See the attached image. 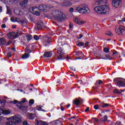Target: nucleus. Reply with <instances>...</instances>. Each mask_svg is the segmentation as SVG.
Masks as SVG:
<instances>
[{
    "instance_id": "obj_1",
    "label": "nucleus",
    "mask_w": 125,
    "mask_h": 125,
    "mask_svg": "<svg viewBox=\"0 0 125 125\" xmlns=\"http://www.w3.org/2000/svg\"><path fill=\"white\" fill-rule=\"evenodd\" d=\"M94 10L99 14H108L110 12V8L107 5L96 6Z\"/></svg>"
},
{
    "instance_id": "obj_2",
    "label": "nucleus",
    "mask_w": 125,
    "mask_h": 125,
    "mask_svg": "<svg viewBox=\"0 0 125 125\" xmlns=\"http://www.w3.org/2000/svg\"><path fill=\"white\" fill-rule=\"evenodd\" d=\"M76 10H77L79 13L81 14H84L85 13H89L90 10L88 8L87 5L86 4H83L79 6L76 8Z\"/></svg>"
},
{
    "instance_id": "obj_3",
    "label": "nucleus",
    "mask_w": 125,
    "mask_h": 125,
    "mask_svg": "<svg viewBox=\"0 0 125 125\" xmlns=\"http://www.w3.org/2000/svg\"><path fill=\"white\" fill-rule=\"evenodd\" d=\"M53 18L58 21H62L65 19V15L60 11H55L53 13Z\"/></svg>"
},
{
    "instance_id": "obj_4",
    "label": "nucleus",
    "mask_w": 125,
    "mask_h": 125,
    "mask_svg": "<svg viewBox=\"0 0 125 125\" xmlns=\"http://www.w3.org/2000/svg\"><path fill=\"white\" fill-rule=\"evenodd\" d=\"M12 120L16 124H21L23 122V117L20 115H15L12 117Z\"/></svg>"
},
{
    "instance_id": "obj_5",
    "label": "nucleus",
    "mask_w": 125,
    "mask_h": 125,
    "mask_svg": "<svg viewBox=\"0 0 125 125\" xmlns=\"http://www.w3.org/2000/svg\"><path fill=\"white\" fill-rule=\"evenodd\" d=\"M113 82L119 87H125V79L122 81L118 79H114Z\"/></svg>"
},
{
    "instance_id": "obj_6",
    "label": "nucleus",
    "mask_w": 125,
    "mask_h": 125,
    "mask_svg": "<svg viewBox=\"0 0 125 125\" xmlns=\"http://www.w3.org/2000/svg\"><path fill=\"white\" fill-rule=\"evenodd\" d=\"M122 5V0H112V6L115 8H120Z\"/></svg>"
},
{
    "instance_id": "obj_7",
    "label": "nucleus",
    "mask_w": 125,
    "mask_h": 125,
    "mask_svg": "<svg viewBox=\"0 0 125 125\" xmlns=\"http://www.w3.org/2000/svg\"><path fill=\"white\" fill-rule=\"evenodd\" d=\"M38 10H39L38 7H31L30 8V11L31 12H32V13L33 14H35V15H37V16L41 14V13L38 11Z\"/></svg>"
},
{
    "instance_id": "obj_8",
    "label": "nucleus",
    "mask_w": 125,
    "mask_h": 125,
    "mask_svg": "<svg viewBox=\"0 0 125 125\" xmlns=\"http://www.w3.org/2000/svg\"><path fill=\"white\" fill-rule=\"evenodd\" d=\"M115 33L117 34V35H125V30L121 27L120 26L118 29H115Z\"/></svg>"
},
{
    "instance_id": "obj_9",
    "label": "nucleus",
    "mask_w": 125,
    "mask_h": 125,
    "mask_svg": "<svg viewBox=\"0 0 125 125\" xmlns=\"http://www.w3.org/2000/svg\"><path fill=\"white\" fill-rule=\"evenodd\" d=\"M45 41H44L43 43L45 46H47V45H49L50 43H51V38L48 37L45 38Z\"/></svg>"
},
{
    "instance_id": "obj_10",
    "label": "nucleus",
    "mask_w": 125,
    "mask_h": 125,
    "mask_svg": "<svg viewBox=\"0 0 125 125\" xmlns=\"http://www.w3.org/2000/svg\"><path fill=\"white\" fill-rule=\"evenodd\" d=\"M28 1H29L28 0H22V1H20V6H21L23 8H26V7H27V5L26 4L28 3Z\"/></svg>"
},
{
    "instance_id": "obj_11",
    "label": "nucleus",
    "mask_w": 125,
    "mask_h": 125,
    "mask_svg": "<svg viewBox=\"0 0 125 125\" xmlns=\"http://www.w3.org/2000/svg\"><path fill=\"white\" fill-rule=\"evenodd\" d=\"M37 29L39 30H42V27H43V22L42 20H39L37 21Z\"/></svg>"
},
{
    "instance_id": "obj_12",
    "label": "nucleus",
    "mask_w": 125,
    "mask_h": 125,
    "mask_svg": "<svg viewBox=\"0 0 125 125\" xmlns=\"http://www.w3.org/2000/svg\"><path fill=\"white\" fill-rule=\"evenodd\" d=\"M73 21H74L75 23H77V24H78V25H82L84 23V21H83L78 18L74 19Z\"/></svg>"
},
{
    "instance_id": "obj_13",
    "label": "nucleus",
    "mask_w": 125,
    "mask_h": 125,
    "mask_svg": "<svg viewBox=\"0 0 125 125\" xmlns=\"http://www.w3.org/2000/svg\"><path fill=\"white\" fill-rule=\"evenodd\" d=\"M72 4L71 2L67 1L65 2L62 3L61 4V6H65V7H70V6Z\"/></svg>"
},
{
    "instance_id": "obj_14",
    "label": "nucleus",
    "mask_w": 125,
    "mask_h": 125,
    "mask_svg": "<svg viewBox=\"0 0 125 125\" xmlns=\"http://www.w3.org/2000/svg\"><path fill=\"white\" fill-rule=\"evenodd\" d=\"M103 83V81L102 80H99L98 81H96L95 84L96 86L94 87V88H97V87H99L101 84Z\"/></svg>"
},
{
    "instance_id": "obj_15",
    "label": "nucleus",
    "mask_w": 125,
    "mask_h": 125,
    "mask_svg": "<svg viewBox=\"0 0 125 125\" xmlns=\"http://www.w3.org/2000/svg\"><path fill=\"white\" fill-rule=\"evenodd\" d=\"M36 124L37 125H48L49 124H46L45 122L42 121H38L37 119H36Z\"/></svg>"
},
{
    "instance_id": "obj_16",
    "label": "nucleus",
    "mask_w": 125,
    "mask_h": 125,
    "mask_svg": "<svg viewBox=\"0 0 125 125\" xmlns=\"http://www.w3.org/2000/svg\"><path fill=\"white\" fill-rule=\"evenodd\" d=\"M45 8H46L45 5H40L39 6L38 9L40 12H42L45 10Z\"/></svg>"
},
{
    "instance_id": "obj_17",
    "label": "nucleus",
    "mask_w": 125,
    "mask_h": 125,
    "mask_svg": "<svg viewBox=\"0 0 125 125\" xmlns=\"http://www.w3.org/2000/svg\"><path fill=\"white\" fill-rule=\"evenodd\" d=\"M5 103H6V101L5 100L0 99V107H4V106H5Z\"/></svg>"
},
{
    "instance_id": "obj_18",
    "label": "nucleus",
    "mask_w": 125,
    "mask_h": 125,
    "mask_svg": "<svg viewBox=\"0 0 125 125\" xmlns=\"http://www.w3.org/2000/svg\"><path fill=\"white\" fill-rule=\"evenodd\" d=\"M33 52V49H31L29 46L28 45L26 46V48L25 49V52H26L27 53H31V52Z\"/></svg>"
},
{
    "instance_id": "obj_19",
    "label": "nucleus",
    "mask_w": 125,
    "mask_h": 125,
    "mask_svg": "<svg viewBox=\"0 0 125 125\" xmlns=\"http://www.w3.org/2000/svg\"><path fill=\"white\" fill-rule=\"evenodd\" d=\"M108 121V116L107 115L104 116V117L100 119V121L102 123H105Z\"/></svg>"
},
{
    "instance_id": "obj_20",
    "label": "nucleus",
    "mask_w": 125,
    "mask_h": 125,
    "mask_svg": "<svg viewBox=\"0 0 125 125\" xmlns=\"http://www.w3.org/2000/svg\"><path fill=\"white\" fill-rule=\"evenodd\" d=\"M52 56V54L50 52H46L44 53V57H47L48 58L49 57H51Z\"/></svg>"
},
{
    "instance_id": "obj_21",
    "label": "nucleus",
    "mask_w": 125,
    "mask_h": 125,
    "mask_svg": "<svg viewBox=\"0 0 125 125\" xmlns=\"http://www.w3.org/2000/svg\"><path fill=\"white\" fill-rule=\"evenodd\" d=\"M6 43V41L4 38H2L0 39V45H4Z\"/></svg>"
},
{
    "instance_id": "obj_22",
    "label": "nucleus",
    "mask_w": 125,
    "mask_h": 125,
    "mask_svg": "<svg viewBox=\"0 0 125 125\" xmlns=\"http://www.w3.org/2000/svg\"><path fill=\"white\" fill-rule=\"evenodd\" d=\"M5 125H16V123L14 121H9L5 123Z\"/></svg>"
},
{
    "instance_id": "obj_23",
    "label": "nucleus",
    "mask_w": 125,
    "mask_h": 125,
    "mask_svg": "<svg viewBox=\"0 0 125 125\" xmlns=\"http://www.w3.org/2000/svg\"><path fill=\"white\" fill-rule=\"evenodd\" d=\"M80 103H81V101H80V100L75 99L73 100V104L76 105L77 106L80 105Z\"/></svg>"
},
{
    "instance_id": "obj_24",
    "label": "nucleus",
    "mask_w": 125,
    "mask_h": 125,
    "mask_svg": "<svg viewBox=\"0 0 125 125\" xmlns=\"http://www.w3.org/2000/svg\"><path fill=\"white\" fill-rule=\"evenodd\" d=\"M21 35H22L21 31H17L16 34L14 36V37H13V39H16V38H18V37L21 36Z\"/></svg>"
},
{
    "instance_id": "obj_25",
    "label": "nucleus",
    "mask_w": 125,
    "mask_h": 125,
    "mask_svg": "<svg viewBox=\"0 0 125 125\" xmlns=\"http://www.w3.org/2000/svg\"><path fill=\"white\" fill-rule=\"evenodd\" d=\"M29 56H30V54L25 53L24 54H23L21 58L22 59H27V58H29Z\"/></svg>"
},
{
    "instance_id": "obj_26",
    "label": "nucleus",
    "mask_w": 125,
    "mask_h": 125,
    "mask_svg": "<svg viewBox=\"0 0 125 125\" xmlns=\"http://www.w3.org/2000/svg\"><path fill=\"white\" fill-rule=\"evenodd\" d=\"M15 32H11L7 34V37H8V39H11V37H14V35H15Z\"/></svg>"
},
{
    "instance_id": "obj_27",
    "label": "nucleus",
    "mask_w": 125,
    "mask_h": 125,
    "mask_svg": "<svg viewBox=\"0 0 125 125\" xmlns=\"http://www.w3.org/2000/svg\"><path fill=\"white\" fill-rule=\"evenodd\" d=\"M100 4H107L108 1L107 0H99Z\"/></svg>"
},
{
    "instance_id": "obj_28",
    "label": "nucleus",
    "mask_w": 125,
    "mask_h": 125,
    "mask_svg": "<svg viewBox=\"0 0 125 125\" xmlns=\"http://www.w3.org/2000/svg\"><path fill=\"white\" fill-rule=\"evenodd\" d=\"M77 45L78 46H83L84 45V43L78 41L77 42Z\"/></svg>"
},
{
    "instance_id": "obj_29",
    "label": "nucleus",
    "mask_w": 125,
    "mask_h": 125,
    "mask_svg": "<svg viewBox=\"0 0 125 125\" xmlns=\"http://www.w3.org/2000/svg\"><path fill=\"white\" fill-rule=\"evenodd\" d=\"M110 104H109L103 103L101 105L102 108H107V107H109Z\"/></svg>"
},
{
    "instance_id": "obj_30",
    "label": "nucleus",
    "mask_w": 125,
    "mask_h": 125,
    "mask_svg": "<svg viewBox=\"0 0 125 125\" xmlns=\"http://www.w3.org/2000/svg\"><path fill=\"white\" fill-rule=\"evenodd\" d=\"M28 119H29V120H34V119H35L34 114L30 113L28 116Z\"/></svg>"
},
{
    "instance_id": "obj_31",
    "label": "nucleus",
    "mask_w": 125,
    "mask_h": 125,
    "mask_svg": "<svg viewBox=\"0 0 125 125\" xmlns=\"http://www.w3.org/2000/svg\"><path fill=\"white\" fill-rule=\"evenodd\" d=\"M63 59L64 58H63V55L62 54L57 56V60H63Z\"/></svg>"
},
{
    "instance_id": "obj_32",
    "label": "nucleus",
    "mask_w": 125,
    "mask_h": 125,
    "mask_svg": "<svg viewBox=\"0 0 125 125\" xmlns=\"http://www.w3.org/2000/svg\"><path fill=\"white\" fill-rule=\"evenodd\" d=\"M62 51H63V50H62V48L61 47L57 49V52L59 54H61L62 53Z\"/></svg>"
},
{
    "instance_id": "obj_33",
    "label": "nucleus",
    "mask_w": 125,
    "mask_h": 125,
    "mask_svg": "<svg viewBox=\"0 0 125 125\" xmlns=\"http://www.w3.org/2000/svg\"><path fill=\"white\" fill-rule=\"evenodd\" d=\"M34 103L35 101L34 100V99L30 100L29 101V105L32 106V105H33V104H34Z\"/></svg>"
},
{
    "instance_id": "obj_34",
    "label": "nucleus",
    "mask_w": 125,
    "mask_h": 125,
    "mask_svg": "<svg viewBox=\"0 0 125 125\" xmlns=\"http://www.w3.org/2000/svg\"><path fill=\"white\" fill-rule=\"evenodd\" d=\"M113 92L114 93H117V94H121L122 93V92L119 91L118 89H115L114 91Z\"/></svg>"
},
{
    "instance_id": "obj_35",
    "label": "nucleus",
    "mask_w": 125,
    "mask_h": 125,
    "mask_svg": "<svg viewBox=\"0 0 125 125\" xmlns=\"http://www.w3.org/2000/svg\"><path fill=\"white\" fill-rule=\"evenodd\" d=\"M26 102V99H23L22 101L21 102H18V104H20V105H21L23 103H25Z\"/></svg>"
},
{
    "instance_id": "obj_36",
    "label": "nucleus",
    "mask_w": 125,
    "mask_h": 125,
    "mask_svg": "<svg viewBox=\"0 0 125 125\" xmlns=\"http://www.w3.org/2000/svg\"><path fill=\"white\" fill-rule=\"evenodd\" d=\"M32 38H33V37H32V36H31V35H27V36H26V39H27V41H31V40H32Z\"/></svg>"
},
{
    "instance_id": "obj_37",
    "label": "nucleus",
    "mask_w": 125,
    "mask_h": 125,
    "mask_svg": "<svg viewBox=\"0 0 125 125\" xmlns=\"http://www.w3.org/2000/svg\"><path fill=\"white\" fill-rule=\"evenodd\" d=\"M100 2H99V0H98L94 2V5H100Z\"/></svg>"
},
{
    "instance_id": "obj_38",
    "label": "nucleus",
    "mask_w": 125,
    "mask_h": 125,
    "mask_svg": "<svg viewBox=\"0 0 125 125\" xmlns=\"http://www.w3.org/2000/svg\"><path fill=\"white\" fill-rule=\"evenodd\" d=\"M7 14H9V15H11V11L8 7H7Z\"/></svg>"
},
{
    "instance_id": "obj_39",
    "label": "nucleus",
    "mask_w": 125,
    "mask_h": 125,
    "mask_svg": "<svg viewBox=\"0 0 125 125\" xmlns=\"http://www.w3.org/2000/svg\"><path fill=\"white\" fill-rule=\"evenodd\" d=\"M105 35H107V36H113V34H112V32H111V31H110L106 32L105 33Z\"/></svg>"
},
{
    "instance_id": "obj_40",
    "label": "nucleus",
    "mask_w": 125,
    "mask_h": 125,
    "mask_svg": "<svg viewBox=\"0 0 125 125\" xmlns=\"http://www.w3.org/2000/svg\"><path fill=\"white\" fill-rule=\"evenodd\" d=\"M17 107H18L19 109H21V110H23V108H24V106L22 105V104H20V105L17 104Z\"/></svg>"
},
{
    "instance_id": "obj_41",
    "label": "nucleus",
    "mask_w": 125,
    "mask_h": 125,
    "mask_svg": "<svg viewBox=\"0 0 125 125\" xmlns=\"http://www.w3.org/2000/svg\"><path fill=\"white\" fill-rule=\"evenodd\" d=\"M28 46L30 47L31 49H34L35 48V45H34L33 44H28Z\"/></svg>"
},
{
    "instance_id": "obj_42",
    "label": "nucleus",
    "mask_w": 125,
    "mask_h": 125,
    "mask_svg": "<svg viewBox=\"0 0 125 125\" xmlns=\"http://www.w3.org/2000/svg\"><path fill=\"white\" fill-rule=\"evenodd\" d=\"M3 114H10V110H5L3 111Z\"/></svg>"
},
{
    "instance_id": "obj_43",
    "label": "nucleus",
    "mask_w": 125,
    "mask_h": 125,
    "mask_svg": "<svg viewBox=\"0 0 125 125\" xmlns=\"http://www.w3.org/2000/svg\"><path fill=\"white\" fill-rule=\"evenodd\" d=\"M109 50H110V49H109L107 47H105L104 48V52L108 53V52H109Z\"/></svg>"
},
{
    "instance_id": "obj_44",
    "label": "nucleus",
    "mask_w": 125,
    "mask_h": 125,
    "mask_svg": "<svg viewBox=\"0 0 125 125\" xmlns=\"http://www.w3.org/2000/svg\"><path fill=\"white\" fill-rule=\"evenodd\" d=\"M10 103H11V104H17L18 103V101L15 100L14 101H10Z\"/></svg>"
},
{
    "instance_id": "obj_45",
    "label": "nucleus",
    "mask_w": 125,
    "mask_h": 125,
    "mask_svg": "<svg viewBox=\"0 0 125 125\" xmlns=\"http://www.w3.org/2000/svg\"><path fill=\"white\" fill-rule=\"evenodd\" d=\"M33 38L36 41H39V40L40 39V38L39 37V36H38V35H34Z\"/></svg>"
},
{
    "instance_id": "obj_46",
    "label": "nucleus",
    "mask_w": 125,
    "mask_h": 125,
    "mask_svg": "<svg viewBox=\"0 0 125 125\" xmlns=\"http://www.w3.org/2000/svg\"><path fill=\"white\" fill-rule=\"evenodd\" d=\"M125 19L124 18L123 19V20L118 21V24H121V23H123V22H125Z\"/></svg>"
},
{
    "instance_id": "obj_47",
    "label": "nucleus",
    "mask_w": 125,
    "mask_h": 125,
    "mask_svg": "<svg viewBox=\"0 0 125 125\" xmlns=\"http://www.w3.org/2000/svg\"><path fill=\"white\" fill-rule=\"evenodd\" d=\"M51 124H52L53 125H57L58 123H57V122L56 121H53L52 122L49 123L48 125H51Z\"/></svg>"
},
{
    "instance_id": "obj_48",
    "label": "nucleus",
    "mask_w": 125,
    "mask_h": 125,
    "mask_svg": "<svg viewBox=\"0 0 125 125\" xmlns=\"http://www.w3.org/2000/svg\"><path fill=\"white\" fill-rule=\"evenodd\" d=\"M94 108L95 109V110H98V109H99V105L98 104L94 105Z\"/></svg>"
},
{
    "instance_id": "obj_49",
    "label": "nucleus",
    "mask_w": 125,
    "mask_h": 125,
    "mask_svg": "<svg viewBox=\"0 0 125 125\" xmlns=\"http://www.w3.org/2000/svg\"><path fill=\"white\" fill-rule=\"evenodd\" d=\"M82 52H82V51H81V52L76 51L75 55H76V56H79L81 55V54H82Z\"/></svg>"
},
{
    "instance_id": "obj_50",
    "label": "nucleus",
    "mask_w": 125,
    "mask_h": 125,
    "mask_svg": "<svg viewBox=\"0 0 125 125\" xmlns=\"http://www.w3.org/2000/svg\"><path fill=\"white\" fill-rule=\"evenodd\" d=\"M105 58H106V59H109V60H111V56H110L109 55H105Z\"/></svg>"
},
{
    "instance_id": "obj_51",
    "label": "nucleus",
    "mask_w": 125,
    "mask_h": 125,
    "mask_svg": "<svg viewBox=\"0 0 125 125\" xmlns=\"http://www.w3.org/2000/svg\"><path fill=\"white\" fill-rule=\"evenodd\" d=\"M22 125H28V122L27 121L22 122Z\"/></svg>"
},
{
    "instance_id": "obj_52",
    "label": "nucleus",
    "mask_w": 125,
    "mask_h": 125,
    "mask_svg": "<svg viewBox=\"0 0 125 125\" xmlns=\"http://www.w3.org/2000/svg\"><path fill=\"white\" fill-rule=\"evenodd\" d=\"M42 107H40V106L38 107L37 108V110H38V111H44V110L42 109Z\"/></svg>"
},
{
    "instance_id": "obj_53",
    "label": "nucleus",
    "mask_w": 125,
    "mask_h": 125,
    "mask_svg": "<svg viewBox=\"0 0 125 125\" xmlns=\"http://www.w3.org/2000/svg\"><path fill=\"white\" fill-rule=\"evenodd\" d=\"M7 56L8 57H11V56L12 55V54H11V52H8L7 53Z\"/></svg>"
},
{
    "instance_id": "obj_54",
    "label": "nucleus",
    "mask_w": 125,
    "mask_h": 125,
    "mask_svg": "<svg viewBox=\"0 0 125 125\" xmlns=\"http://www.w3.org/2000/svg\"><path fill=\"white\" fill-rule=\"evenodd\" d=\"M12 1H13L15 3H17L19 2V0H11Z\"/></svg>"
},
{
    "instance_id": "obj_55",
    "label": "nucleus",
    "mask_w": 125,
    "mask_h": 125,
    "mask_svg": "<svg viewBox=\"0 0 125 125\" xmlns=\"http://www.w3.org/2000/svg\"><path fill=\"white\" fill-rule=\"evenodd\" d=\"M121 122L117 121L116 123H115V125H121Z\"/></svg>"
},
{
    "instance_id": "obj_56",
    "label": "nucleus",
    "mask_w": 125,
    "mask_h": 125,
    "mask_svg": "<svg viewBox=\"0 0 125 125\" xmlns=\"http://www.w3.org/2000/svg\"><path fill=\"white\" fill-rule=\"evenodd\" d=\"M1 28H2V29H4V28H5L6 27V25H5V24H3L1 25Z\"/></svg>"
},
{
    "instance_id": "obj_57",
    "label": "nucleus",
    "mask_w": 125,
    "mask_h": 125,
    "mask_svg": "<svg viewBox=\"0 0 125 125\" xmlns=\"http://www.w3.org/2000/svg\"><path fill=\"white\" fill-rule=\"evenodd\" d=\"M73 26H74V25H73V24L70 23V24H69V29H72V28H73Z\"/></svg>"
},
{
    "instance_id": "obj_58",
    "label": "nucleus",
    "mask_w": 125,
    "mask_h": 125,
    "mask_svg": "<svg viewBox=\"0 0 125 125\" xmlns=\"http://www.w3.org/2000/svg\"><path fill=\"white\" fill-rule=\"evenodd\" d=\"M83 35L82 34L79 35V37H78V40H80V39H82L83 38Z\"/></svg>"
},
{
    "instance_id": "obj_59",
    "label": "nucleus",
    "mask_w": 125,
    "mask_h": 125,
    "mask_svg": "<svg viewBox=\"0 0 125 125\" xmlns=\"http://www.w3.org/2000/svg\"><path fill=\"white\" fill-rule=\"evenodd\" d=\"M74 11V8H70V9H69V12H73Z\"/></svg>"
},
{
    "instance_id": "obj_60",
    "label": "nucleus",
    "mask_w": 125,
    "mask_h": 125,
    "mask_svg": "<svg viewBox=\"0 0 125 125\" xmlns=\"http://www.w3.org/2000/svg\"><path fill=\"white\" fill-rule=\"evenodd\" d=\"M88 111H89V107H87L85 110V112H88Z\"/></svg>"
},
{
    "instance_id": "obj_61",
    "label": "nucleus",
    "mask_w": 125,
    "mask_h": 125,
    "mask_svg": "<svg viewBox=\"0 0 125 125\" xmlns=\"http://www.w3.org/2000/svg\"><path fill=\"white\" fill-rule=\"evenodd\" d=\"M100 121V119H94V122H96V123H99V121Z\"/></svg>"
},
{
    "instance_id": "obj_62",
    "label": "nucleus",
    "mask_w": 125,
    "mask_h": 125,
    "mask_svg": "<svg viewBox=\"0 0 125 125\" xmlns=\"http://www.w3.org/2000/svg\"><path fill=\"white\" fill-rule=\"evenodd\" d=\"M10 120H12V117L7 118V121H8V122H9V121H10Z\"/></svg>"
},
{
    "instance_id": "obj_63",
    "label": "nucleus",
    "mask_w": 125,
    "mask_h": 125,
    "mask_svg": "<svg viewBox=\"0 0 125 125\" xmlns=\"http://www.w3.org/2000/svg\"><path fill=\"white\" fill-rule=\"evenodd\" d=\"M10 43H11V41H9V42L6 44V45H9V44H10Z\"/></svg>"
},
{
    "instance_id": "obj_64",
    "label": "nucleus",
    "mask_w": 125,
    "mask_h": 125,
    "mask_svg": "<svg viewBox=\"0 0 125 125\" xmlns=\"http://www.w3.org/2000/svg\"><path fill=\"white\" fill-rule=\"evenodd\" d=\"M21 24H25V23H26V21H21Z\"/></svg>"
}]
</instances>
